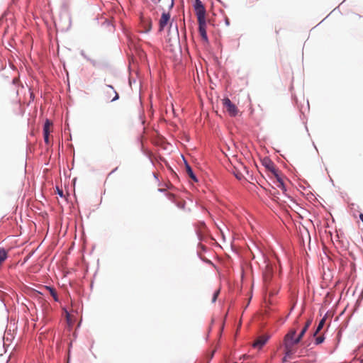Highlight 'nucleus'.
<instances>
[{"instance_id": "1", "label": "nucleus", "mask_w": 363, "mask_h": 363, "mask_svg": "<svg viewBox=\"0 0 363 363\" xmlns=\"http://www.w3.org/2000/svg\"><path fill=\"white\" fill-rule=\"evenodd\" d=\"M263 165L269 171L271 172L273 175L276 177L277 180V186L285 191L284 184L283 182V180L279 175V170L277 168L276 165L274 164V162L268 159L265 158L263 160Z\"/></svg>"}, {"instance_id": "2", "label": "nucleus", "mask_w": 363, "mask_h": 363, "mask_svg": "<svg viewBox=\"0 0 363 363\" xmlns=\"http://www.w3.org/2000/svg\"><path fill=\"white\" fill-rule=\"evenodd\" d=\"M296 332L295 330L289 331L284 337V348L286 354H289L292 352V347L294 345L298 344L296 337H295Z\"/></svg>"}, {"instance_id": "3", "label": "nucleus", "mask_w": 363, "mask_h": 363, "mask_svg": "<svg viewBox=\"0 0 363 363\" xmlns=\"http://www.w3.org/2000/svg\"><path fill=\"white\" fill-rule=\"evenodd\" d=\"M194 8L197 17V21L206 20V9L201 0H195Z\"/></svg>"}, {"instance_id": "4", "label": "nucleus", "mask_w": 363, "mask_h": 363, "mask_svg": "<svg viewBox=\"0 0 363 363\" xmlns=\"http://www.w3.org/2000/svg\"><path fill=\"white\" fill-rule=\"evenodd\" d=\"M223 104L230 116H235L237 115L238 108L228 98H225L223 100Z\"/></svg>"}, {"instance_id": "5", "label": "nucleus", "mask_w": 363, "mask_h": 363, "mask_svg": "<svg viewBox=\"0 0 363 363\" xmlns=\"http://www.w3.org/2000/svg\"><path fill=\"white\" fill-rule=\"evenodd\" d=\"M105 94L106 99L110 100L111 101H114L119 98L118 94L111 85H106Z\"/></svg>"}, {"instance_id": "6", "label": "nucleus", "mask_w": 363, "mask_h": 363, "mask_svg": "<svg viewBox=\"0 0 363 363\" xmlns=\"http://www.w3.org/2000/svg\"><path fill=\"white\" fill-rule=\"evenodd\" d=\"M198 23H199V32L201 35L202 40L205 42H208L206 20H202V21H198Z\"/></svg>"}, {"instance_id": "7", "label": "nucleus", "mask_w": 363, "mask_h": 363, "mask_svg": "<svg viewBox=\"0 0 363 363\" xmlns=\"http://www.w3.org/2000/svg\"><path fill=\"white\" fill-rule=\"evenodd\" d=\"M269 336L268 335H262L257 337V339L252 344L253 347L261 349L268 341Z\"/></svg>"}, {"instance_id": "8", "label": "nucleus", "mask_w": 363, "mask_h": 363, "mask_svg": "<svg viewBox=\"0 0 363 363\" xmlns=\"http://www.w3.org/2000/svg\"><path fill=\"white\" fill-rule=\"evenodd\" d=\"M170 20L169 13L163 12L160 19V30H162Z\"/></svg>"}, {"instance_id": "9", "label": "nucleus", "mask_w": 363, "mask_h": 363, "mask_svg": "<svg viewBox=\"0 0 363 363\" xmlns=\"http://www.w3.org/2000/svg\"><path fill=\"white\" fill-rule=\"evenodd\" d=\"M272 267L270 265H267L263 277L265 283L269 282L272 277Z\"/></svg>"}, {"instance_id": "10", "label": "nucleus", "mask_w": 363, "mask_h": 363, "mask_svg": "<svg viewBox=\"0 0 363 363\" xmlns=\"http://www.w3.org/2000/svg\"><path fill=\"white\" fill-rule=\"evenodd\" d=\"M311 320H308L306 323V325L305 326L303 327V328L302 329V330L301 331L300 334L298 335V336L296 337V342H300L301 340L302 339V337H303L304 334L306 333V332L307 331L308 328H309V326L311 325Z\"/></svg>"}, {"instance_id": "11", "label": "nucleus", "mask_w": 363, "mask_h": 363, "mask_svg": "<svg viewBox=\"0 0 363 363\" xmlns=\"http://www.w3.org/2000/svg\"><path fill=\"white\" fill-rule=\"evenodd\" d=\"M52 122L49 120H46L43 126V135H50L52 131Z\"/></svg>"}, {"instance_id": "12", "label": "nucleus", "mask_w": 363, "mask_h": 363, "mask_svg": "<svg viewBox=\"0 0 363 363\" xmlns=\"http://www.w3.org/2000/svg\"><path fill=\"white\" fill-rule=\"evenodd\" d=\"M45 289L46 291H49L50 294L53 297V298L55 301H59L57 291L54 288L46 286H45Z\"/></svg>"}, {"instance_id": "13", "label": "nucleus", "mask_w": 363, "mask_h": 363, "mask_svg": "<svg viewBox=\"0 0 363 363\" xmlns=\"http://www.w3.org/2000/svg\"><path fill=\"white\" fill-rule=\"evenodd\" d=\"M186 172L187 173V174L189 175V177L193 179L194 182H197V179H196V177L195 176V174H194L193 172V170L191 169V167H190V165L189 164H187L186 162Z\"/></svg>"}, {"instance_id": "14", "label": "nucleus", "mask_w": 363, "mask_h": 363, "mask_svg": "<svg viewBox=\"0 0 363 363\" xmlns=\"http://www.w3.org/2000/svg\"><path fill=\"white\" fill-rule=\"evenodd\" d=\"M8 257L7 252L4 248H0V267Z\"/></svg>"}, {"instance_id": "15", "label": "nucleus", "mask_w": 363, "mask_h": 363, "mask_svg": "<svg viewBox=\"0 0 363 363\" xmlns=\"http://www.w3.org/2000/svg\"><path fill=\"white\" fill-rule=\"evenodd\" d=\"M325 318H323L320 320V321L318 323V325L313 334L314 336H315L318 333L319 331L323 328V327L325 325Z\"/></svg>"}, {"instance_id": "16", "label": "nucleus", "mask_w": 363, "mask_h": 363, "mask_svg": "<svg viewBox=\"0 0 363 363\" xmlns=\"http://www.w3.org/2000/svg\"><path fill=\"white\" fill-rule=\"evenodd\" d=\"M325 337L323 335H320L315 337V342L316 345L321 344L323 342Z\"/></svg>"}, {"instance_id": "17", "label": "nucleus", "mask_w": 363, "mask_h": 363, "mask_svg": "<svg viewBox=\"0 0 363 363\" xmlns=\"http://www.w3.org/2000/svg\"><path fill=\"white\" fill-rule=\"evenodd\" d=\"M219 293H220V290L219 289L216 290L214 292V294L213 295V298H212V302L213 303L216 302V299H217V298L218 296Z\"/></svg>"}, {"instance_id": "18", "label": "nucleus", "mask_w": 363, "mask_h": 363, "mask_svg": "<svg viewBox=\"0 0 363 363\" xmlns=\"http://www.w3.org/2000/svg\"><path fill=\"white\" fill-rule=\"evenodd\" d=\"M49 135H43V136H44V140H45V143L46 144H48V145L50 143V138H49Z\"/></svg>"}, {"instance_id": "19", "label": "nucleus", "mask_w": 363, "mask_h": 363, "mask_svg": "<svg viewBox=\"0 0 363 363\" xmlns=\"http://www.w3.org/2000/svg\"><path fill=\"white\" fill-rule=\"evenodd\" d=\"M235 175L236 178L240 179V180L243 178V175L241 173H240V172L236 173Z\"/></svg>"}, {"instance_id": "20", "label": "nucleus", "mask_w": 363, "mask_h": 363, "mask_svg": "<svg viewBox=\"0 0 363 363\" xmlns=\"http://www.w3.org/2000/svg\"><path fill=\"white\" fill-rule=\"evenodd\" d=\"M58 191V194L60 196H63V192L62 190H60V189H57Z\"/></svg>"}, {"instance_id": "21", "label": "nucleus", "mask_w": 363, "mask_h": 363, "mask_svg": "<svg viewBox=\"0 0 363 363\" xmlns=\"http://www.w3.org/2000/svg\"><path fill=\"white\" fill-rule=\"evenodd\" d=\"M174 6V0H171L169 8L172 9Z\"/></svg>"}, {"instance_id": "22", "label": "nucleus", "mask_w": 363, "mask_h": 363, "mask_svg": "<svg viewBox=\"0 0 363 363\" xmlns=\"http://www.w3.org/2000/svg\"><path fill=\"white\" fill-rule=\"evenodd\" d=\"M148 23H149V28H148L147 30H150V28H151V21L150 20L148 21Z\"/></svg>"}, {"instance_id": "23", "label": "nucleus", "mask_w": 363, "mask_h": 363, "mask_svg": "<svg viewBox=\"0 0 363 363\" xmlns=\"http://www.w3.org/2000/svg\"><path fill=\"white\" fill-rule=\"evenodd\" d=\"M233 363H237V362H233Z\"/></svg>"}]
</instances>
